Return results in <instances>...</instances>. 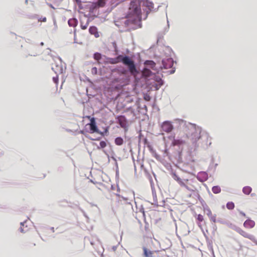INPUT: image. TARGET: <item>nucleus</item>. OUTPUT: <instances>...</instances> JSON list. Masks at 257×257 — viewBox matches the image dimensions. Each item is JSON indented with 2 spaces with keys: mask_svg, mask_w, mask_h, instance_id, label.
Masks as SVG:
<instances>
[{
  "mask_svg": "<svg viewBox=\"0 0 257 257\" xmlns=\"http://www.w3.org/2000/svg\"><path fill=\"white\" fill-rule=\"evenodd\" d=\"M141 14V9L137 3L135 1H132L130 5V7L125 18H122L119 21L115 22V25L119 26L118 23H123L124 26L127 27L132 24H134L140 19Z\"/></svg>",
  "mask_w": 257,
  "mask_h": 257,
  "instance_id": "f257e3e1",
  "label": "nucleus"
},
{
  "mask_svg": "<svg viewBox=\"0 0 257 257\" xmlns=\"http://www.w3.org/2000/svg\"><path fill=\"white\" fill-rule=\"evenodd\" d=\"M87 117H88V118H90V116H87Z\"/></svg>",
  "mask_w": 257,
  "mask_h": 257,
  "instance_id": "72a5a7b5",
  "label": "nucleus"
},
{
  "mask_svg": "<svg viewBox=\"0 0 257 257\" xmlns=\"http://www.w3.org/2000/svg\"><path fill=\"white\" fill-rule=\"evenodd\" d=\"M53 80L56 84H57L58 83V78L57 77H53Z\"/></svg>",
  "mask_w": 257,
  "mask_h": 257,
  "instance_id": "cd10ccee",
  "label": "nucleus"
},
{
  "mask_svg": "<svg viewBox=\"0 0 257 257\" xmlns=\"http://www.w3.org/2000/svg\"><path fill=\"white\" fill-rule=\"evenodd\" d=\"M201 128L195 124H191L184 133L185 138L194 146L197 145L198 141L201 139Z\"/></svg>",
  "mask_w": 257,
  "mask_h": 257,
  "instance_id": "f03ea898",
  "label": "nucleus"
},
{
  "mask_svg": "<svg viewBox=\"0 0 257 257\" xmlns=\"http://www.w3.org/2000/svg\"><path fill=\"white\" fill-rule=\"evenodd\" d=\"M93 69H95V70L96 71V68H94Z\"/></svg>",
  "mask_w": 257,
  "mask_h": 257,
  "instance_id": "473e14b6",
  "label": "nucleus"
},
{
  "mask_svg": "<svg viewBox=\"0 0 257 257\" xmlns=\"http://www.w3.org/2000/svg\"><path fill=\"white\" fill-rule=\"evenodd\" d=\"M207 215L210 216L212 215V212L210 210H208V213H207Z\"/></svg>",
  "mask_w": 257,
  "mask_h": 257,
  "instance_id": "c756f323",
  "label": "nucleus"
},
{
  "mask_svg": "<svg viewBox=\"0 0 257 257\" xmlns=\"http://www.w3.org/2000/svg\"><path fill=\"white\" fill-rule=\"evenodd\" d=\"M256 244H257V241L255 240V242H254Z\"/></svg>",
  "mask_w": 257,
  "mask_h": 257,
  "instance_id": "2f4dec72",
  "label": "nucleus"
},
{
  "mask_svg": "<svg viewBox=\"0 0 257 257\" xmlns=\"http://www.w3.org/2000/svg\"><path fill=\"white\" fill-rule=\"evenodd\" d=\"M93 57L95 60H96L97 61H98V62H99V61L101 58V54L99 53H95L94 54Z\"/></svg>",
  "mask_w": 257,
  "mask_h": 257,
  "instance_id": "aec40b11",
  "label": "nucleus"
},
{
  "mask_svg": "<svg viewBox=\"0 0 257 257\" xmlns=\"http://www.w3.org/2000/svg\"><path fill=\"white\" fill-rule=\"evenodd\" d=\"M174 179L181 187L185 188L190 192H194L196 190L197 182L193 179H182L175 175Z\"/></svg>",
  "mask_w": 257,
  "mask_h": 257,
  "instance_id": "20e7f679",
  "label": "nucleus"
},
{
  "mask_svg": "<svg viewBox=\"0 0 257 257\" xmlns=\"http://www.w3.org/2000/svg\"><path fill=\"white\" fill-rule=\"evenodd\" d=\"M115 144L117 146H121L123 143V140L121 137H117L115 139Z\"/></svg>",
  "mask_w": 257,
  "mask_h": 257,
  "instance_id": "f3484780",
  "label": "nucleus"
},
{
  "mask_svg": "<svg viewBox=\"0 0 257 257\" xmlns=\"http://www.w3.org/2000/svg\"><path fill=\"white\" fill-rule=\"evenodd\" d=\"M118 122L121 126L123 127L125 125V119L124 116H119L118 117Z\"/></svg>",
  "mask_w": 257,
  "mask_h": 257,
  "instance_id": "dca6fc26",
  "label": "nucleus"
},
{
  "mask_svg": "<svg viewBox=\"0 0 257 257\" xmlns=\"http://www.w3.org/2000/svg\"><path fill=\"white\" fill-rule=\"evenodd\" d=\"M115 58H111L110 59L109 62L111 64H116L117 61H115Z\"/></svg>",
  "mask_w": 257,
  "mask_h": 257,
  "instance_id": "393cba45",
  "label": "nucleus"
},
{
  "mask_svg": "<svg viewBox=\"0 0 257 257\" xmlns=\"http://www.w3.org/2000/svg\"><path fill=\"white\" fill-rule=\"evenodd\" d=\"M210 220L212 222H216V217L215 216H212V215L211 216H210Z\"/></svg>",
  "mask_w": 257,
  "mask_h": 257,
  "instance_id": "a878e982",
  "label": "nucleus"
},
{
  "mask_svg": "<svg viewBox=\"0 0 257 257\" xmlns=\"http://www.w3.org/2000/svg\"><path fill=\"white\" fill-rule=\"evenodd\" d=\"M143 75L145 77H149L152 75V72L150 69L145 68L142 71Z\"/></svg>",
  "mask_w": 257,
  "mask_h": 257,
  "instance_id": "4468645a",
  "label": "nucleus"
},
{
  "mask_svg": "<svg viewBox=\"0 0 257 257\" xmlns=\"http://www.w3.org/2000/svg\"><path fill=\"white\" fill-rule=\"evenodd\" d=\"M144 64L148 68H151L154 70H157L156 69V63L152 60H147L145 62Z\"/></svg>",
  "mask_w": 257,
  "mask_h": 257,
  "instance_id": "f8f14e48",
  "label": "nucleus"
},
{
  "mask_svg": "<svg viewBox=\"0 0 257 257\" xmlns=\"http://www.w3.org/2000/svg\"><path fill=\"white\" fill-rule=\"evenodd\" d=\"M105 0H98L96 2V5L99 7H103L105 4Z\"/></svg>",
  "mask_w": 257,
  "mask_h": 257,
  "instance_id": "412c9836",
  "label": "nucleus"
},
{
  "mask_svg": "<svg viewBox=\"0 0 257 257\" xmlns=\"http://www.w3.org/2000/svg\"><path fill=\"white\" fill-rule=\"evenodd\" d=\"M186 140L185 134L183 133V134L181 135L178 138L175 139L174 138L172 145L173 146L182 145L185 144Z\"/></svg>",
  "mask_w": 257,
  "mask_h": 257,
  "instance_id": "0eeeda50",
  "label": "nucleus"
},
{
  "mask_svg": "<svg viewBox=\"0 0 257 257\" xmlns=\"http://www.w3.org/2000/svg\"><path fill=\"white\" fill-rule=\"evenodd\" d=\"M251 191L252 189L249 186L244 187L242 189V192H243L244 194L246 195L249 194L251 193Z\"/></svg>",
  "mask_w": 257,
  "mask_h": 257,
  "instance_id": "2eb2a0df",
  "label": "nucleus"
},
{
  "mask_svg": "<svg viewBox=\"0 0 257 257\" xmlns=\"http://www.w3.org/2000/svg\"><path fill=\"white\" fill-rule=\"evenodd\" d=\"M197 219L199 222H202L204 220L203 215L201 214L198 215Z\"/></svg>",
  "mask_w": 257,
  "mask_h": 257,
  "instance_id": "b1692460",
  "label": "nucleus"
},
{
  "mask_svg": "<svg viewBox=\"0 0 257 257\" xmlns=\"http://www.w3.org/2000/svg\"><path fill=\"white\" fill-rule=\"evenodd\" d=\"M46 18L44 17V18H40L39 20V21L40 22H45L46 21Z\"/></svg>",
  "mask_w": 257,
  "mask_h": 257,
  "instance_id": "bb28decb",
  "label": "nucleus"
},
{
  "mask_svg": "<svg viewBox=\"0 0 257 257\" xmlns=\"http://www.w3.org/2000/svg\"><path fill=\"white\" fill-rule=\"evenodd\" d=\"M212 191L214 193L217 194L221 192V189L218 186H214L212 188Z\"/></svg>",
  "mask_w": 257,
  "mask_h": 257,
  "instance_id": "6ab92c4d",
  "label": "nucleus"
},
{
  "mask_svg": "<svg viewBox=\"0 0 257 257\" xmlns=\"http://www.w3.org/2000/svg\"><path fill=\"white\" fill-rule=\"evenodd\" d=\"M81 28L83 30H85L87 28V26H81Z\"/></svg>",
  "mask_w": 257,
  "mask_h": 257,
  "instance_id": "7c9ffc66",
  "label": "nucleus"
},
{
  "mask_svg": "<svg viewBox=\"0 0 257 257\" xmlns=\"http://www.w3.org/2000/svg\"><path fill=\"white\" fill-rule=\"evenodd\" d=\"M106 146V143L104 141H101L99 143V146L97 147L98 149L104 148Z\"/></svg>",
  "mask_w": 257,
  "mask_h": 257,
  "instance_id": "5701e85b",
  "label": "nucleus"
},
{
  "mask_svg": "<svg viewBox=\"0 0 257 257\" xmlns=\"http://www.w3.org/2000/svg\"><path fill=\"white\" fill-rule=\"evenodd\" d=\"M255 225V222L250 219H247L243 223V226L247 229L252 228Z\"/></svg>",
  "mask_w": 257,
  "mask_h": 257,
  "instance_id": "9d476101",
  "label": "nucleus"
},
{
  "mask_svg": "<svg viewBox=\"0 0 257 257\" xmlns=\"http://www.w3.org/2000/svg\"><path fill=\"white\" fill-rule=\"evenodd\" d=\"M68 23L71 27H75L77 26V21L75 19H70Z\"/></svg>",
  "mask_w": 257,
  "mask_h": 257,
  "instance_id": "a211bd4d",
  "label": "nucleus"
},
{
  "mask_svg": "<svg viewBox=\"0 0 257 257\" xmlns=\"http://www.w3.org/2000/svg\"><path fill=\"white\" fill-rule=\"evenodd\" d=\"M226 207L228 209L232 210L234 208V204L232 202H229L226 204Z\"/></svg>",
  "mask_w": 257,
  "mask_h": 257,
  "instance_id": "4be33fe9",
  "label": "nucleus"
},
{
  "mask_svg": "<svg viewBox=\"0 0 257 257\" xmlns=\"http://www.w3.org/2000/svg\"><path fill=\"white\" fill-rule=\"evenodd\" d=\"M115 61H117V63L121 62L124 65L127 66L131 75L136 76L138 74V72L135 62L129 57L126 56H123L120 55L115 58Z\"/></svg>",
  "mask_w": 257,
  "mask_h": 257,
  "instance_id": "7ed1b4c3",
  "label": "nucleus"
},
{
  "mask_svg": "<svg viewBox=\"0 0 257 257\" xmlns=\"http://www.w3.org/2000/svg\"><path fill=\"white\" fill-rule=\"evenodd\" d=\"M162 63L165 69L171 68L173 64V60L172 59H167L162 61Z\"/></svg>",
  "mask_w": 257,
  "mask_h": 257,
  "instance_id": "9b49d317",
  "label": "nucleus"
},
{
  "mask_svg": "<svg viewBox=\"0 0 257 257\" xmlns=\"http://www.w3.org/2000/svg\"><path fill=\"white\" fill-rule=\"evenodd\" d=\"M239 214H240L241 215H242V216H244V217H245V216H246L245 214L243 212H242V211H241L239 210Z\"/></svg>",
  "mask_w": 257,
  "mask_h": 257,
  "instance_id": "c85d7f7f",
  "label": "nucleus"
},
{
  "mask_svg": "<svg viewBox=\"0 0 257 257\" xmlns=\"http://www.w3.org/2000/svg\"><path fill=\"white\" fill-rule=\"evenodd\" d=\"M234 230L243 237L248 238L253 242H255V237L253 235L238 227H235Z\"/></svg>",
  "mask_w": 257,
  "mask_h": 257,
  "instance_id": "39448f33",
  "label": "nucleus"
},
{
  "mask_svg": "<svg viewBox=\"0 0 257 257\" xmlns=\"http://www.w3.org/2000/svg\"><path fill=\"white\" fill-rule=\"evenodd\" d=\"M89 32L91 34L94 35L96 38H98L99 37V33L97 32V29L95 26L90 27L89 29Z\"/></svg>",
  "mask_w": 257,
  "mask_h": 257,
  "instance_id": "ddd939ff",
  "label": "nucleus"
},
{
  "mask_svg": "<svg viewBox=\"0 0 257 257\" xmlns=\"http://www.w3.org/2000/svg\"><path fill=\"white\" fill-rule=\"evenodd\" d=\"M88 124L90 126V131L91 133L98 132V128L96 126L95 118L94 117L90 118V122Z\"/></svg>",
  "mask_w": 257,
  "mask_h": 257,
  "instance_id": "6e6552de",
  "label": "nucleus"
},
{
  "mask_svg": "<svg viewBox=\"0 0 257 257\" xmlns=\"http://www.w3.org/2000/svg\"><path fill=\"white\" fill-rule=\"evenodd\" d=\"M161 128L162 131L169 134L173 130L174 126L171 121H165L162 123Z\"/></svg>",
  "mask_w": 257,
  "mask_h": 257,
  "instance_id": "423d86ee",
  "label": "nucleus"
},
{
  "mask_svg": "<svg viewBox=\"0 0 257 257\" xmlns=\"http://www.w3.org/2000/svg\"><path fill=\"white\" fill-rule=\"evenodd\" d=\"M143 255L144 257H155L154 254L157 251L151 250L146 247H143Z\"/></svg>",
  "mask_w": 257,
  "mask_h": 257,
  "instance_id": "1a4fd4ad",
  "label": "nucleus"
}]
</instances>
